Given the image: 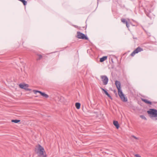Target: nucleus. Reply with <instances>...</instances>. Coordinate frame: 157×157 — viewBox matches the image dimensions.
Segmentation results:
<instances>
[{
    "label": "nucleus",
    "instance_id": "nucleus-1",
    "mask_svg": "<svg viewBox=\"0 0 157 157\" xmlns=\"http://www.w3.org/2000/svg\"><path fill=\"white\" fill-rule=\"evenodd\" d=\"M115 84L118 90V95L122 101L126 102L127 101V98L124 97V96L121 89V83L118 81H116L115 82Z\"/></svg>",
    "mask_w": 157,
    "mask_h": 157
},
{
    "label": "nucleus",
    "instance_id": "nucleus-2",
    "mask_svg": "<svg viewBox=\"0 0 157 157\" xmlns=\"http://www.w3.org/2000/svg\"><path fill=\"white\" fill-rule=\"evenodd\" d=\"M149 114L151 118L154 120H157V110L154 109H150L147 111Z\"/></svg>",
    "mask_w": 157,
    "mask_h": 157
},
{
    "label": "nucleus",
    "instance_id": "nucleus-3",
    "mask_svg": "<svg viewBox=\"0 0 157 157\" xmlns=\"http://www.w3.org/2000/svg\"><path fill=\"white\" fill-rule=\"evenodd\" d=\"M37 154L40 157H46V154L44 148L40 145H38Z\"/></svg>",
    "mask_w": 157,
    "mask_h": 157
},
{
    "label": "nucleus",
    "instance_id": "nucleus-4",
    "mask_svg": "<svg viewBox=\"0 0 157 157\" xmlns=\"http://www.w3.org/2000/svg\"><path fill=\"white\" fill-rule=\"evenodd\" d=\"M77 37L79 39H85L86 40L88 39V38L87 36H86L84 34L80 32H77Z\"/></svg>",
    "mask_w": 157,
    "mask_h": 157
},
{
    "label": "nucleus",
    "instance_id": "nucleus-5",
    "mask_svg": "<svg viewBox=\"0 0 157 157\" xmlns=\"http://www.w3.org/2000/svg\"><path fill=\"white\" fill-rule=\"evenodd\" d=\"M101 78L104 85H106L108 82L109 79L107 76L106 75H102L101 76Z\"/></svg>",
    "mask_w": 157,
    "mask_h": 157
},
{
    "label": "nucleus",
    "instance_id": "nucleus-6",
    "mask_svg": "<svg viewBox=\"0 0 157 157\" xmlns=\"http://www.w3.org/2000/svg\"><path fill=\"white\" fill-rule=\"evenodd\" d=\"M143 51V49L140 47H138L136 49H135L133 52H132L131 54V56H133L136 54L138 53L139 52H141Z\"/></svg>",
    "mask_w": 157,
    "mask_h": 157
},
{
    "label": "nucleus",
    "instance_id": "nucleus-7",
    "mask_svg": "<svg viewBox=\"0 0 157 157\" xmlns=\"http://www.w3.org/2000/svg\"><path fill=\"white\" fill-rule=\"evenodd\" d=\"M20 87L22 89H26L29 87V85L25 84H20L19 85Z\"/></svg>",
    "mask_w": 157,
    "mask_h": 157
},
{
    "label": "nucleus",
    "instance_id": "nucleus-8",
    "mask_svg": "<svg viewBox=\"0 0 157 157\" xmlns=\"http://www.w3.org/2000/svg\"><path fill=\"white\" fill-rule=\"evenodd\" d=\"M141 99L142 101L144 102L145 103L147 104H149L150 105L152 104L151 102L147 100V99H144L142 98Z\"/></svg>",
    "mask_w": 157,
    "mask_h": 157
},
{
    "label": "nucleus",
    "instance_id": "nucleus-9",
    "mask_svg": "<svg viewBox=\"0 0 157 157\" xmlns=\"http://www.w3.org/2000/svg\"><path fill=\"white\" fill-rule=\"evenodd\" d=\"M101 89L103 91H104V92L111 99H112V98H111V97L110 96V95L108 94V92L106 90H105L103 88H101Z\"/></svg>",
    "mask_w": 157,
    "mask_h": 157
},
{
    "label": "nucleus",
    "instance_id": "nucleus-10",
    "mask_svg": "<svg viewBox=\"0 0 157 157\" xmlns=\"http://www.w3.org/2000/svg\"><path fill=\"white\" fill-rule=\"evenodd\" d=\"M113 124L116 126L117 129H118L119 127L118 122L117 121H114L113 122Z\"/></svg>",
    "mask_w": 157,
    "mask_h": 157
},
{
    "label": "nucleus",
    "instance_id": "nucleus-11",
    "mask_svg": "<svg viewBox=\"0 0 157 157\" xmlns=\"http://www.w3.org/2000/svg\"><path fill=\"white\" fill-rule=\"evenodd\" d=\"M107 57L106 56H104L102 57L100 59V62H103L105 60L107 59Z\"/></svg>",
    "mask_w": 157,
    "mask_h": 157
},
{
    "label": "nucleus",
    "instance_id": "nucleus-12",
    "mask_svg": "<svg viewBox=\"0 0 157 157\" xmlns=\"http://www.w3.org/2000/svg\"><path fill=\"white\" fill-rule=\"evenodd\" d=\"M41 95L43 97H44L45 98H48V94H45L44 93L42 92Z\"/></svg>",
    "mask_w": 157,
    "mask_h": 157
},
{
    "label": "nucleus",
    "instance_id": "nucleus-13",
    "mask_svg": "<svg viewBox=\"0 0 157 157\" xmlns=\"http://www.w3.org/2000/svg\"><path fill=\"white\" fill-rule=\"evenodd\" d=\"M75 106L77 109H79L80 106V104L79 103H76L75 104Z\"/></svg>",
    "mask_w": 157,
    "mask_h": 157
},
{
    "label": "nucleus",
    "instance_id": "nucleus-14",
    "mask_svg": "<svg viewBox=\"0 0 157 157\" xmlns=\"http://www.w3.org/2000/svg\"><path fill=\"white\" fill-rule=\"evenodd\" d=\"M20 121L19 120H11L12 122L16 123H18Z\"/></svg>",
    "mask_w": 157,
    "mask_h": 157
},
{
    "label": "nucleus",
    "instance_id": "nucleus-15",
    "mask_svg": "<svg viewBox=\"0 0 157 157\" xmlns=\"http://www.w3.org/2000/svg\"><path fill=\"white\" fill-rule=\"evenodd\" d=\"M33 91L34 92V93L35 94H36V93H39L40 94H41V93H42L40 91H39V90H34Z\"/></svg>",
    "mask_w": 157,
    "mask_h": 157
},
{
    "label": "nucleus",
    "instance_id": "nucleus-16",
    "mask_svg": "<svg viewBox=\"0 0 157 157\" xmlns=\"http://www.w3.org/2000/svg\"><path fill=\"white\" fill-rule=\"evenodd\" d=\"M121 21L124 23H125L126 24L128 23L127 21L125 19H121Z\"/></svg>",
    "mask_w": 157,
    "mask_h": 157
},
{
    "label": "nucleus",
    "instance_id": "nucleus-17",
    "mask_svg": "<svg viewBox=\"0 0 157 157\" xmlns=\"http://www.w3.org/2000/svg\"><path fill=\"white\" fill-rule=\"evenodd\" d=\"M19 1H21V2H22V3H23V4L24 5H25L27 4V2H26V1H25L24 0H19Z\"/></svg>",
    "mask_w": 157,
    "mask_h": 157
},
{
    "label": "nucleus",
    "instance_id": "nucleus-18",
    "mask_svg": "<svg viewBox=\"0 0 157 157\" xmlns=\"http://www.w3.org/2000/svg\"><path fill=\"white\" fill-rule=\"evenodd\" d=\"M140 117L143 119H144V120H147L146 118L144 115H140Z\"/></svg>",
    "mask_w": 157,
    "mask_h": 157
},
{
    "label": "nucleus",
    "instance_id": "nucleus-19",
    "mask_svg": "<svg viewBox=\"0 0 157 157\" xmlns=\"http://www.w3.org/2000/svg\"><path fill=\"white\" fill-rule=\"evenodd\" d=\"M38 58L37 59L38 60L42 58V56L40 55H38Z\"/></svg>",
    "mask_w": 157,
    "mask_h": 157
},
{
    "label": "nucleus",
    "instance_id": "nucleus-20",
    "mask_svg": "<svg viewBox=\"0 0 157 157\" xmlns=\"http://www.w3.org/2000/svg\"><path fill=\"white\" fill-rule=\"evenodd\" d=\"M135 156L136 157H141L139 154H136L135 155Z\"/></svg>",
    "mask_w": 157,
    "mask_h": 157
},
{
    "label": "nucleus",
    "instance_id": "nucleus-21",
    "mask_svg": "<svg viewBox=\"0 0 157 157\" xmlns=\"http://www.w3.org/2000/svg\"><path fill=\"white\" fill-rule=\"evenodd\" d=\"M132 137H133V138H134V139H136V140H138V138L136 137V136H132Z\"/></svg>",
    "mask_w": 157,
    "mask_h": 157
},
{
    "label": "nucleus",
    "instance_id": "nucleus-22",
    "mask_svg": "<svg viewBox=\"0 0 157 157\" xmlns=\"http://www.w3.org/2000/svg\"><path fill=\"white\" fill-rule=\"evenodd\" d=\"M126 26H127V27L128 28L129 27V25H128V23H127V24H126Z\"/></svg>",
    "mask_w": 157,
    "mask_h": 157
},
{
    "label": "nucleus",
    "instance_id": "nucleus-23",
    "mask_svg": "<svg viewBox=\"0 0 157 157\" xmlns=\"http://www.w3.org/2000/svg\"><path fill=\"white\" fill-rule=\"evenodd\" d=\"M27 90H30V89H27Z\"/></svg>",
    "mask_w": 157,
    "mask_h": 157
}]
</instances>
